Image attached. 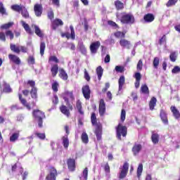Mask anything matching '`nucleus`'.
<instances>
[{"label":"nucleus","instance_id":"obj_36","mask_svg":"<svg viewBox=\"0 0 180 180\" xmlns=\"http://www.w3.org/2000/svg\"><path fill=\"white\" fill-rule=\"evenodd\" d=\"M13 25V22H9L8 23L1 25L0 27L2 30H8V29H11Z\"/></svg>","mask_w":180,"mask_h":180},{"label":"nucleus","instance_id":"obj_15","mask_svg":"<svg viewBox=\"0 0 180 180\" xmlns=\"http://www.w3.org/2000/svg\"><path fill=\"white\" fill-rule=\"evenodd\" d=\"M143 149V146L140 143L136 142L132 147V153L134 155H139L140 151Z\"/></svg>","mask_w":180,"mask_h":180},{"label":"nucleus","instance_id":"obj_64","mask_svg":"<svg viewBox=\"0 0 180 180\" xmlns=\"http://www.w3.org/2000/svg\"><path fill=\"white\" fill-rule=\"evenodd\" d=\"M47 16L49 19L52 20V19H54V12H53V11H50L49 12H48Z\"/></svg>","mask_w":180,"mask_h":180},{"label":"nucleus","instance_id":"obj_11","mask_svg":"<svg viewBox=\"0 0 180 180\" xmlns=\"http://www.w3.org/2000/svg\"><path fill=\"white\" fill-rule=\"evenodd\" d=\"M100 47H101V41H96L95 42H92L89 47L91 53L92 54H96Z\"/></svg>","mask_w":180,"mask_h":180},{"label":"nucleus","instance_id":"obj_24","mask_svg":"<svg viewBox=\"0 0 180 180\" xmlns=\"http://www.w3.org/2000/svg\"><path fill=\"white\" fill-rule=\"evenodd\" d=\"M95 134L98 141H101L102 140V128L99 125L96 128Z\"/></svg>","mask_w":180,"mask_h":180},{"label":"nucleus","instance_id":"obj_52","mask_svg":"<svg viewBox=\"0 0 180 180\" xmlns=\"http://www.w3.org/2000/svg\"><path fill=\"white\" fill-rule=\"evenodd\" d=\"M108 25H109L112 27H115V29H120L119 25L115 21L108 20Z\"/></svg>","mask_w":180,"mask_h":180},{"label":"nucleus","instance_id":"obj_39","mask_svg":"<svg viewBox=\"0 0 180 180\" xmlns=\"http://www.w3.org/2000/svg\"><path fill=\"white\" fill-rule=\"evenodd\" d=\"M124 76H121L120 77V79L118 80V84H119V90L121 91V89H123V85H124Z\"/></svg>","mask_w":180,"mask_h":180},{"label":"nucleus","instance_id":"obj_25","mask_svg":"<svg viewBox=\"0 0 180 180\" xmlns=\"http://www.w3.org/2000/svg\"><path fill=\"white\" fill-rule=\"evenodd\" d=\"M68 167L70 171H75V160L68 159Z\"/></svg>","mask_w":180,"mask_h":180},{"label":"nucleus","instance_id":"obj_37","mask_svg":"<svg viewBox=\"0 0 180 180\" xmlns=\"http://www.w3.org/2000/svg\"><path fill=\"white\" fill-rule=\"evenodd\" d=\"M96 74L98 75V81H101L102 76L103 75V69L102 68V66H98L96 68Z\"/></svg>","mask_w":180,"mask_h":180},{"label":"nucleus","instance_id":"obj_23","mask_svg":"<svg viewBox=\"0 0 180 180\" xmlns=\"http://www.w3.org/2000/svg\"><path fill=\"white\" fill-rule=\"evenodd\" d=\"M154 19H155V17L152 13H148L143 17V20H145L146 23H151V22H154Z\"/></svg>","mask_w":180,"mask_h":180},{"label":"nucleus","instance_id":"obj_32","mask_svg":"<svg viewBox=\"0 0 180 180\" xmlns=\"http://www.w3.org/2000/svg\"><path fill=\"white\" fill-rule=\"evenodd\" d=\"M22 6H19L18 4H13L11 6V9H12V11H14V12H18V13H20V12H22L23 11V8H25V7H23Z\"/></svg>","mask_w":180,"mask_h":180},{"label":"nucleus","instance_id":"obj_3","mask_svg":"<svg viewBox=\"0 0 180 180\" xmlns=\"http://www.w3.org/2000/svg\"><path fill=\"white\" fill-rule=\"evenodd\" d=\"M116 134L117 139L118 140H122V136L126 137V136H127V127L122 125V124H119L117 127H116Z\"/></svg>","mask_w":180,"mask_h":180},{"label":"nucleus","instance_id":"obj_13","mask_svg":"<svg viewBox=\"0 0 180 180\" xmlns=\"http://www.w3.org/2000/svg\"><path fill=\"white\" fill-rule=\"evenodd\" d=\"M83 96L87 100L91 99V89L89 85H85L82 89Z\"/></svg>","mask_w":180,"mask_h":180},{"label":"nucleus","instance_id":"obj_27","mask_svg":"<svg viewBox=\"0 0 180 180\" xmlns=\"http://www.w3.org/2000/svg\"><path fill=\"white\" fill-rule=\"evenodd\" d=\"M32 27L34 29L35 34H37L38 37H44V34H43V32H41V30H40L39 26L36 25H32Z\"/></svg>","mask_w":180,"mask_h":180},{"label":"nucleus","instance_id":"obj_17","mask_svg":"<svg viewBox=\"0 0 180 180\" xmlns=\"http://www.w3.org/2000/svg\"><path fill=\"white\" fill-rule=\"evenodd\" d=\"M64 22L60 18H56L51 22V27L53 30H56L58 26H63Z\"/></svg>","mask_w":180,"mask_h":180},{"label":"nucleus","instance_id":"obj_16","mask_svg":"<svg viewBox=\"0 0 180 180\" xmlns=\"http://www.w3.org/2000/svg\"><path fill=\"white\" fill-rule=\"evenodd\" d=\"M34 11L35 15L37 16V18H40V16H41V14L43 13V6L39 4H35L34 6Z\"/></svg>","mask_w":180,"mask_h":180},{"label":"nucleus","instance_id":"obj_47","mask_svg":"<svg viewBox=\"0 0 180 180\" xmlns=\"http://www.w3.org/2000/svg\"><path fill=\"white\" fill-rule=\"evenodd\" d=\"M21 15L22 18H25V19H29V18H30V15H29V11H27V9L26 8L21 11Z\"/></svg>","mask_w":180,"mask_h":180},{"label":"nucleus","instance_id":"obj_28","mask_svg":"<svg viewBox=\"0 0 180 180\" xmlns=\"http://www.w3.org/2000/svg\"><path fill=\"white\" fill-rule=\"evenodd\" d=\"M105 112H106V105H105V101L101 99L99 104V113H105Z\"/></svg>","mask_w":180,"mask_h":180},{"label":"nucleus","instance_id":"obj_18","mask_svg":"<svg viewBox=\"0 0 180 180\" xmlns=\"http://www.w3.org/2000/svg\"><path fill=\"white\" fill-rule=\"evenodd\" d=\"M72 109H74V108L72 107V104H66V106L64 105H62L60 107V110L61 113H70V112H71Z\"/></svg>","mask_w":180,"mask_h":180},{"label":"nucleus","instance_id":"obj_8","mask_svg":"<svg viewBox=\"0 0 180 180\" xmlns=\"http://www.w3.org/2000/svg\"><path fill=\"white\" fill-rule=\"evenodd\" d=\"M13 91L10 84L4 82L2 84H0L1 94H11Z\"/></svg>","mask_w":180,"mask_h":180},{"label":"nucleus","instance_id":"obj_62","mask_svg":"<svg viewBox=\"0 0 180 180\" xmlns=\"http://www.w3.org/2000/svg\"><path fill=\"white\" fill-rule=\"evenodd\" d=\"M27 63L28 64H32V65H34V57H33L32 56H30L27 59Z\"/></svg>","mask_w":180,"mask_h":180},{"label":"nucleus","instance_id":"obj_43","mask_svg":"<svg viewBox=\"0 0 180 180\" xmlns=\"http://www.w3.org/2000/svg\"><path fill=\"white\" fill-rule=\"evenodd\" d=\"M141 174H143V165L141 163L139 165L137 168V171H136L137 177L140 178L141 176Z\"/></svg>","mask_w":180,"mask_h":180},{"label":"nucleus","instance_id":"obj_35","mask_svg":"<svg viewBox=\"0 0 180 180\" xmlns=\"http://www.w3.org/2000/svg\"><path fill=\"white\" fill-rule=\"evenodd\" d=\"M115 37L117 39H124L126 37V32L117 31L114 33Z\"/></svg>","mask_w":180,"mask_h":180},{"label":"nucleus","instance_id":"obj_12","mask_svg":"<svg viewBox=\"0 0 180 180\" xmlns=\"http://www.w3.org/2000/svg\"><path fill=\"white\" fill-rule=\"evenodd\" d=\"M57 176V169L56 168L51 167L49 168V174L46 176V180H56Z\"/></svg>","mask_w":180,"mask_h":180},{"label":"nucleus","instance_id":"obj_26","mask_svg":"<svg viewBox=\"0 0 180 180\" xmlns=\"http://www.w3.org/2000/svg\"><path fill=\"white\" fill-rule=\"evenodd\" d=\"M59 77L61 79H63V81H67V79H68V75L63 68L59 70Z\"/></svg>","mask_w":180,"mask_h":180},{"label":"nucleus","instance_id":"obj_63","mask_svg":"<svg viewBox=\"0 0 180 180\" xmlns=\"http://www.w3.org/2000/svg\"><path fill=\"white\" fill-rule=\"evenodd\" d=\"M172 74H178L180 72V68L179 66H174V68L172 70Z\"/></svg>","mask_w":180,"mask_h":180},{"label":"nucleus","instance_id":"obj_19","mask_svg":"<svg viewBox=\"0 0 180 180\" xmlns=\"http://www.w3.org/2000/svg\"><path fill=\"white\" fill-rule=\"evenodd\" d=\"M120 45L121 47H123L124 49H127L128 50L130 49V47H131V43L130 41L126 39H121L120 40Z\"/></svg>","mask_w":180,"mask_h":180},{"label":"nucleus","instance_id":"obj_38","mask_svg":"<svg viewBox=\"0 0 180 180\" xmlns=\"http://www.w3.org/2000/svg\"><path fill=\"white\" fill-rule=\"evenodd\" d=\"M63 144L65 148H68V146H70V141L68 140V135H65L63 138Z\"/></svg>","mask_w":180,"mask_h":180},{"label":"nucleus","instance_id":"obj_61","mask_svg":"<svg viewBox=\"0 0 180 180\" xmlns=\"http://www.w3.org/2000/svg\"><path fill=\"white\" fill-rule=\"evenodd\" d=\"M82 176L84 178V180H88V168L86 167L83 172H82Z\"/></svg>","mask_w":180,"mask_h":180},{"label":"nucleus","instance_id":"obj_4","mask_svg":"<svg viewBox=\"0 0 180 180\" xmlns=\"http://www.w3.org/2000/svg\"><path fill=\"white\" fill-rule=\"evenodd\" d=\"M27 85H30L32 88L30 91L31 98H32V99H37V87H36V82L33 80H28Z\"/></svg>","mask_w":180,"mask_h":180},{"label":"nucleus","instance_id":"obj_40","mask_svg":"<svg viewBox=\"0 0 180 180\" xmlns=\"http://www.w3.org/2000/svg\"><path fill=\"white\" fill-rule=\"evenodd\" d=\"M160 118L164 124H168V117L166 113H160Z\"/></svg>","mask_w":180,"mask_h":180},{"label":"nucleus","instance_id":"obj_44","mask_svg":"<svg viewBox=\"0 0 180 180\" xmlns=\"http://www.w3.org/2000/svg\"><path fill=\"white\" fill-rule=\"evenodd\" d=\"M19 139V133H14L10 136V141L11 143H15L16 140Z\"/></svg>","mask_w":180,"mask_h":180},{"label":"nucleus","instance_id":"obj_5","mask_svg":"<svg viewBox=\"0 0 180 180\" xmlns=\"http://www.w3.org/2000/svg\"><path fill=\"white\" fill-rule=\"evenodd\" d=\"M63 99L66 105H70L75 100V98H74V94L72 91H65L63 94Z\"/></svg>","mask_w":180,"mask_h":180},{"label":"nucleus","instance_id":"obj_56","mask_svg":"<svg viewBox=\"0 0 180 180\" xmlns=\"http://www.w3.org/2000/svg\"><path fill=\"white\" fill-rule=\"evenodd\" d=\"M164 43H167V35L164 34L160 39H159V44L162 46Z\"/></svg>","mask_w":180,"mask_h":180},{"label":"nucleus","instance_id":"obj_54","mask_svg":"<svg viewBox=\"0 0 180 180\" xmlns=\"http://www.w3.org/2000/svg\"><path fill=\"white\" fill-rule=\"evenodd\" d=\"M20 174L22 175V180H25L26 178H27V175H29V173L27 172H25L23 173V168H20Z\"/></svg>","mask_w":180,"mask_h":180},{"label":"nucleus","instance_id":"obj_49","mask_svg":"<svg viewBox=\"0 0 180 180\" xmlns=\"http://www.w3.org/2000/svg\"><path fill=\"white\" fill-rule=\"evenodd\" d=\"M79 51H81L82 54H86V48L84 44H80L79 46Z\"/></svg>","mask_w":180,"mask_h":180},{"label":"nucleus","instance_id":"obj_33","mask_svg":"<svg viewBox=\"0 0 180 180\" xmlns=\"http://www.w3.org/2000/svg\"><path fill=\"white\" fill-rule=\"evenodd\" d=\"M155 105H157V98L152 97L150 101H149V108L150 110H154V108H155Z\"/></svg>","mask_w":180,"mask_h":180},{"label":"nucleus","instance_id":"obj_29","mask_svg":"<svg viewBox=\"0 0 180 180\" xmlns=\"http://www.w3.org/2000/svg\"><path fill=\"white\" fill-rule=\"evenodd\" d=\"M10 49L13 53H15L16 54H20V46H18L15 44H11Z\"/></svg>","mask_w":180,"mask_h":180},{"label":"nucleus","instance_id":"obj_31","mask_svg":"<svg viewBox=\"0 0 180 180\" xmlns=\"http://www.w3.org/2000/svg\"><path fill=\"white\" fill-rule=\"evenodd\" d=\"M81 139H82V143H84V144H88V143H89V138L88 136V134H86V132L83 131L82 135H81Z\"/></svg>","mask_w":180,"mask_h":180},{"label":"nucleus","instance_id":"obj_60","mask_svg":"<svg viewBox=\"0 0 180 180\" xmlns=\"http://www.w3.org/2000/svg\"><path fill=\"white\" fill-rule=\"evenodd\" d=\"M110 83L106 82V83L105 84V87L103 88V89H102L103 94H105V92H107V91H108V89H110Z\"/></svg>","mask_w":180,"mask_h":180},{"label":"nucleus","instance_id":"obj_57","mask_svg":"<svg viewBox=\"0 0 180 180\" xmlns=\"http://www.w3.org/2000/svg\"><path fill=\"white\" fill-rule=\"evenodd\" d=\"M35 136H37V137L41 140H44V139H46V134L44 133L35 132Z\"/></svg>","mask_w":180,"mask_h":180},{"label":"nucleus","instance_id":"obj_46","mask_svg":"<svg viewBox=\"0 0 180 180\" xmlns=\"http://www.w3.org/2000/svg\"><path fill=\"white\" fill-rule=\"evenodd\" d=\"M44 50H46V42L41 41L40 43V54L44 56Z\"/></svg>","mask_w":180,"mask_h":180},{"label":"nucleus","instance_id":"obj_22","mask_svg":"<svg viewBox=\"0 0 180 180\" xmlns=\"http://www.w3.org/2000/svg\"><path fill=\"white\" fill-rule=\"evenodd\" d=\"M21 24L22 27L25 29V32L28 33V34H34L33 30H32V28L29 26L27 23H25V21L22 20Z\"/></svg>","mask_w":180,"mask_h":180},{"label":"nucleus","instance_id":"obj_21","mask_svg":"<svg viewBox=\"0 0 180 180\" xmlns=\"http://www.w3.org/2000/svg\"><path fill=\"white\" fill-rule=\"evenodd\" d=\"M136 82L134 83L135 88L138 89L140 87V81H141V74L140 72H136L134 75Z\"/></svg>","mask_w":180,"mask_h":180},{"label":"nucleus","instance_id":"obj_1","mask_svg":"<svg viewBox=\"0 0 180 180\" xmlns=\"http://www.w3.org/2000/svg\"><path fill=\"white\" fill-rule=\"evenodd\" d=\"M49 63H55L56 64H53L51 67V75L53 78L55 77H57V74H58V63H60V60L57 56H51L49 58Z\"/></svg>","mask_w":180,"mask_h":180},{"label":"nucleus","instance_id":"obj_59","mask_svg":"<svg viewBox=\"0 0 180 180\" xmlns=\"http://www.w3.org/2000/svg\"><path fill=\"white\" fill-rule=\"evenodd\" d=\"M91 120L93 126H95L96 124V115H95V113L91 114Z\"/></svg>","mask_w":180,"mask_h":180},{"label":"nucleus","instance_id":"obj_20","mask_svg":"<svg viewBox=\"0 0 180 180\" xmlns=\"http://www.w3.org/2000/svg\"><path fill=\"white\" fill-rule=\"evenodd\" d=\"M18 98H19V101L21 102L22 105H23V106H25L28 110H32V107H30V105L27 103V101H26V99L23 98L21 94H18Z\"/></svg>","mask_w":180,"mask_h":180},{"label":"nucleus","instance_id":"obj_48","mask_svg":"<svg viewBox=\"0 0 180 180\" xmlns=\"http://www.w3.org/2000/svg\"><path fill=\"white\" fill-rule=\"evenodd\" d=\"M177 2L178 0H169L166 4V6H167V8H170V6L176 5Z\"/></svg>","mask_w":180,"mask_h":180},{"label":"nucleus","instance_id":"obj_2","mask_svg":"<svg viewBox=\"0 0 180 180\" xmlns=\"http://www.w3.org/2000/svg\"><path fill=\"white\" fill-rule=\"evenodd\" d=\"M122 25H133L136 22L134 15L131 13H122L120 19Z\"/></svg>","mask_w":180,"mask_h":180},{"label":"nucleus","instance_id":"obj_50","mask_svg":"<svg viewBox=\"0 0 180 180\" xmlns=\"http://www.w3.org/2000/svg\"><path fill=\"white\" fill-rule=\"evenodd\" d=\"M170 61L175 63L176 61V53L172 52L169 55Z\"/></svg>","mask_w":180,"mask_h":180},{"label":"nucleus","instance_id":"obj_51","mask_svg":"<svg viewBox=\"0 0 180 180\" xmlns=\"http://www.w3.org/2000/svg\"><path fill=\"white\" fill-rule=\"evenodd\" d=\"M0 13L1 15H6V9L4 7V4L0 1Z\"/></svg>","mask_w":180,"mask_h":180},{"label":"nucleus","instance_id":"obj_30","mask_svg":"<svg viewBox=\"0 0 180 180\" xmlns=\"http://www.w3.org/2000/svg\"><path fill=\"white\" fill-rule=\"evenodd\" d=\"M151 140L153 144H158V142L160 141V135L157 133L153 132L151 136Z\"/></svg>","mask_w":180,"mask_h":180},{"label":"nucleus","instance_id":"obj_58","mask_svg":"<svg viewBox=\"0 0 180 180\" xmlns=\"http://www.w3.org/2000/svg\"><path fill=\"white\" fill-rule=\"evenodd\" d=\"M52 89L53 92H58V83L57 82L52 84Z\"/></svg>","mask_w":180,"mask_h":180},{"label":"nucleus","instance_id":"obj_45","mask_svg":"<svg viewBox=\"0 0 180 180\" xmlns=\"http://www.w3.org/2000/svg\"><path fill=\"white\" fill-rule=\"evenodd\" d=\"M153 68L157 70L158 68V66L160 65V58L155 57L153 61Z\"/></svg>","mask_w":180,"mask_h":180},{"label":"nucleus","instance_id":"obj_14","mask_svg":"<svg viewBox=\"0 0 180 180\" xmlns=\"http://www.w3.org/2000/svg\"><path fill=\"white\" fill-rule=\"evenodd\" d=\"M8 58L11 63L15 64V65H20L22 64V60H20V58L19 56L10 53L8 54Z\"/></svg>","mask_w":180,"mask_h":180},{"label":"nucleus","instance_id":"obj_9","mask_svg":"<svg viewBox=\"0 0 180 180\" xmlns=\"http://www.w3.org/2000/svg\"><path fill=\"white\" fill-rule=\"evenodd\" d=\"M70 33L69 32H61L60 36L61 37H66V39L72 40H75V30H74V27L72 25L70 26Z\"/></svg>","mask_w":180,"mask_h":180},{"label":"nucleus","instance_id":"obj_53","mask_svg":"<svg viewBox=\"0 0 180 180\" xmlns=\"http://www.w3.org/2000/svg\"><path fill=\"white\" fill-rule=\"evenodd\" d=\"M116 72H120L121 74L124 72V68L123 66L117 65L115 68Z\"/></svg>","mask_w":180,"mask_h":180},{"label":"nucleus","instance_id":"obj_34","mask_svg":"<svg viewBox=\"0 0 180 180\" xmlns=\"http://www.w3.org/2000/svg\"><path fill=\"white\" fill-rule=\"evenodd\" d=\"M114 4L117 11H122L124 8V4L119 0H116Z\"/></svg>","mask_w":180,"mask_h":180},{"label":"nucleus","instance_id":"obj_42","mask_svg":"<svg viewBox=\"0 0 180 180\" xmlns=\"http://www.w3.org/2000/svg\"><path fill=\"white\" fill-rule=\"evenodd\" d=\"M141 91L142 94H145L146 95H148L150 94V90L148 89V86H147V84H143L141 87Z\"/></svg>","mask_w":180,"mask_h":180},{"label":"nucleus","instance_id":"obj_10","mask_svg":"<svg viewBox=\"0 0 180 180\" xmlns=\"http://www.w3.org/2000/svg\"><path fill=\"white\" fill-rule=\"evenodd\" d=\"M128 172H129V163L124 162L122 166V168L120 172V175H119L120 179H123L126 178V176L127 175Z\"/></svg>","mask_w":180,"mask_h":180},{"label":"nucleus","instance_id":"obj_55","mask_svg":"<svg viewBox=\"0 0 180 180\" xmlns=\"http://www.w3.org/2000/svg\"><path fill=\"white\" fill-rule=\"evenodd\" d=\"M136 70L138 71H141L143 70V60L140 59L136 65Z\"/></svg>","mask_w":180,"mask_h":180},{"label":"nucleus","instance_id":"obj_6","mask_svg":"<svg viewBox=\"0 0 180 180\" xmlns=\"http://www.w3.org/2000/svg\"><path fill=\"white\" fill-rule=\"evenodd\" d=\"M33 117L34 118L35 122H37L38 127L41 129V127H43V119L46 118L44 113H34Z\"/></svg>","mask_w":180,"mask_h":180},{"label":"nucleus","instance_id":"obj_7","mask_svg":"<svg viewBox=\"0 0 180 180\" xmlns=\"http://www.w3.org/2000/svg\"><path fill=\"white\" fill-rule=\"evenodd\" d=\"M6 37H9L10 40H13L15 35L11 30H6L5 34L4 32H0V40L1 41H6Z\"/></svg>","mask_w":180,"mask_h":180},{"label":"nucleus","instance_id":"obj_41","mask_svg":"<svg viewBox=\"0 0 180 180\" xmlns=\"http://www.w3.org/2000/svg\"><path fill=\"white\" fill-rule=\"evenodd\" d=\"M76 108L79 113H84L82 111V103H81V101L78 100L76 103Z\"/></svg>","mask_w":180,"mask_h":180}]
</instances>
